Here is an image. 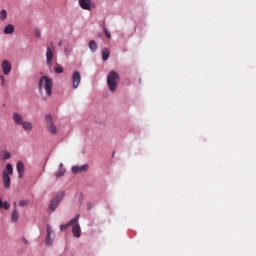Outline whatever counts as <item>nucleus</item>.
Masks as SVG:
<instances>
[{
	"instance_id": "nucleus-1",
	"label": "nucleus",
	"mask_w": 256,
	"mask_h": 256,
	"mask_svg": "<svg viewBox=\"0 0 256 256\" xmlns=\"http://www.w3.org/2000/svg\"><path fill=\"white\" fill-rule=\"evenodd\" d=\"M12 119L15 125L22 126V129L26 133H31V131H33V124L30 121L23 120V115H21L20 113L14 112L12 114Z\"/></svg>"
},
{
	"instance_id": "nucleus-2",
	"label": "nucleus",
	"mask_w": 256,
	"mask_h": 256,
	"mask_svg": "<svg viewBox=\"0 0 256 256\" xmlns=\"http://www.w3.org/2000/svg\"><path fill=\"white\" fill-rule=\"evenodd\" d=\"M53 89V80L47 76H43L39 81V91L41 95H43V91H45L47 97H51Z\"/></svg>"
},
{
	"instance_id": "nucleus-3",
	"label": "nucleus",
	"mask_w": 256,
	"mask_h": 256,
	"mask_svg": "<svg viewBox=\"0 0 256 256\" xmlns=\"http://www.w3.org/2000/svg\"><path fill=\"white\" fill-rule=\"evenodd\" d=\"M119 74L115 71H110L107 76V85L112 93L117 91V85H119Z\"/></svg>"
},
{
	"instance_id": "nucleus-4",
	"label": "nucleus",
	"mask_w": 256,
	"mask_h": 256,
	"mask_svg": "<svg viewBox=\"0 0 256 256\" xmlns=\"http://www.w3.org/2000/svg\"><path fill=\"white\" fill-rule=\"evenodd\" d=\"M11 175H13V165L11 163L6 164V168L2 172V180L5 189L11 188Z\"/></svg>"
},
{
	"instance_id": "nucleus-5",
	"label": "nucleus",
	"mask_w": 256,
	"mask_h": 256,
	"mask_svg": "<svg viewBox=\"0 0 256 256\" xmlns=\"http://www.w3.org/2000/svg\"><path fill=\"white\" fill-rule=\"evenodd\" d=\"M46 121V129L51 133V135H57V126H55V123L53 122V117L51 114H47L45 116Z\"/></svg>"
},
{
	"instance_id": "nucleus-6",
	"label": "nucleus",
	"mask_w": 256,
	"mask_h": 256,
	"mask_svg": "<svg viewBox=\"0 0 256 256\" xmlns=\"http://www.w3.org/2000/svg\"><path fill=\"white\" fill-rule=\"evenodd\" d=\"M63 197H65L64 192H62L60 196L54 197L50 202L49 209L52 211H55V209H57V207H59V204L61 203V201H63Z\"/></svg>"
},
{
	"instance_id": "nucleus-7",
	"label": "nucleus",
	"mask_w": 256,
	"mask_h": 256,
	"mask_svg": "<svg viewBox=\"0 0 256 256\" xmlns=\"http://www.w3.org/2000/svg\"><path fill=\"white\" fill-rule=\"evenodd\" d=\"M55 239V232H53V229L51 228V225H47V235L45 239L46 245H53V241Z\"/></svg>"
},
{
	"instance_id": "nucleus-8",
	"label": "nucleus",
	"mask_w": 256,
	"mask_h": 256,
	"mask_svg": "<svg viewBox=\"0 0 256 256\" xmlns=\"http://www.w3.org/2000/svg\"><path fill=\"white\" fill-rule=\"evenodd\" d=\"M72 83L73 89H77V87L81 85V73H79V71H74L72 75Z\"/></svg>"
},
{
	"instance_id": "nucleus-9",
	"label": "nucleus",
	"mask_w": 256,
	"mask_h": 256,
	"mask_svg": "<svg viewBox=\"0 0 256 256\" xmlns=\"http://www.w3.org/2000/svg\"><path fill=\"white\" fill-rule=\"evenodd\" d=\"M79 5L81 9H84L85 11H91L93 7H95L91 0H79Z\"/></svg>"
},
{
	"instance_id": "nucleus-10",
	"label": "nucleus",
	"mask_w": 256,
	"mask_h": 256,
	"mask_svg": "<svg viewBox=\"0 0 256 256\" xmlns=\"http://www.w3.org/2000/svg\"><path fill=\"white\" fill-rule=\"evenodd\" d=\"M46 65L51 69L53 67V49L51 47H48L46 50Z\"/></svg>"
},
{
	"instance_id": "nucleus-11",
	"label": "nucleus",
	"mask_w": 256,
	"mask_h": 256,
	"mask_svg": "<svg viewBox=\"0 0 256 256\" xmlns=\"http://www.w3.org/2000/svg\"><path fill=\"white\" fill-rule=\"evenodd\" d=\"M1 67L4 75H9V73H11L12 65L9 60H4L1 64Z\"/></svg>"
},
{
	"instance_id": "nucleus-12",
	"label": "nucleus",
	"mask_w": 256,
	"mask_h": 256,
	"mask_svg": "<svg viewBox=\"0 0 256 256\" xmlns=\"http://www.w3.org/2000/svg\"><path fill=\"white\" fill-rule=\"evenodd\" d=\"M72 233H73L74 237H76L77 239H79V237H81V226L79 225V221L74 222L72 224Z\"/></svg>"
},
{
	"instance_id": "nucleus-13",
	"label": "nucleus",
	"mask_w": 256,
	"mask_h": 256,
	"mask_svg": "<svg viewBox=\"0 0 256 256\" xmlns=\"http://www.w3.org/2000/svg\"><path fill=\"white\" fill-rule=\"evenodd\" d=\"M79 217H80V215L78 214V215H76L75 218L70 220L68 223L60 225V230L65 231V229H67L68 227H71V225H73V223H77V221H79Z\"/></svg>"
},
{
	"instance_id": "nucleus-14",
	"label": "nucleus",
	"mask_w": 256,
	"mask_h": 256,
	"mask_svg": "<svg viewBox=\"0 0 256 256\" xmlns=\"http://www.w3.org/2000/svg\"><path fill=\"white\" fill-rule=\"evenodd\" d=\"M89 169V166L87 164L82 165V166H73L72 167V173L77 174V173H83Z\"/></svg>"
},
{
	"instance_id": "nucleus-15",
	"label": "nucleus",
	"mask_w": 256,
	"mask_h": 256,
	"mask_svg": "<svg viewBox=\"0 0 256 256\" xmlns=\"http://www.w3.org/2000/svg\"><path fill=\"white\" fill-rule=\"evenodd\" d=\"M16 169L19 174L18 177L21 179V177H23V173H25V165L22 161L17 162Z\"/></svg>"
},
{
	"instance_id": "nucleus-16",
	"label": "nucleus",
	"mask_w": 256,
	"mask_h": 256,
	"mask_svg": "<svg viewBox=\"0 0 256 256\" xmlns=\"http://www.w3.org/2000/svg\"><path fill=\"white\" fill-rule=\"evenodd\" d=\"M4 35H13L15 33V26L13 24H8L4 27Z\"/></svg>"
},
{
	"instance_id": "nucleus-17",
	"label": "nucleus",
	"mask_w": 256,
	"mask_h": 256,
	"mask_svg": "<svg viewBox=\"0 0 256 256\" xmlns=\"http://www.w3.org/2000/svg\"><path fill=\"white\" fill-rule=\"evenodd\" d=\"M110 55H111V52L109 51V49L104 48L102 50V61H107V59H109Z\"/></svg>"
},
{
	"instance_id": "nucleus-18",
	"label": "nucleus",
	"mask_w": 256,
	"mask_h": 256,
	"mask_svg": "<svg viewBox=\"0 0 256 256\" xmlns=\"http://www.w3.org/2000/svg\"><path fill=\"white\" fill-rule=\"evenodd\" d=\"M11 221L12 223H17V221H19V212L16 208L12 212Z\"/></svg>"
},
{
	"instance_id": "nucleus-19",
	"label": "nucleus",
	"mask_w": 256,
	"mask_h": 256,
	"mask_svg": "<svg viewBox=\"0 0 256 256\" xmlns=\"http://www.w3.org/2000/svg\"><path fill=\"white\" fill-rule=\"evenodd\" d=\"M97 42H95V40H91L89 42V49L92 51V53H95V51H97Z\"/></svg>"
},
{
	"instance_id": "nucleus-20",
	"label": "nucleus",
	"mask_w": 256,
	"mask_h": 256,
	"mask_svg": "<svg viewBox=\"0 0 256 256\" xmlns=\"http://www.w3.org/2000/svg\"><path fill=\"white\" fill-rule=\"evenodd\" d=\"M9 207H11V205H9V202H3V200L0 198V209H5L6 211H9Z\"/></svg>"
},
{
	"instance_id": "nucleus-21",
	"label": "nucleus",
	"mask_w": 256,
	"mask_h": 256,
	"mask_svg": "<svg viewBox=\"0 0 256 256\" xmlns=\"http://www.w3.org/2000/svg\"><path fill=\"white\" fill-rule=\"evenodd\" d=\"M64 175H65V168H63V164H60V167L56 172V177H63Z\"/></svg>"
},
{
	"instance_id": "nucleus-22",
	"label": "nucleus",
	"mask_w": 256,
	"mask_h": 256,
	"mask_svg": "<svg viewBox=\"0 0 256 256\" xmlns=\"http://www.w3.org/2000/svg\"><path fill=\"white\" fill-rule=\"evenodd\" d=\"M7 19V10L3 9L0 11V21H5Z\"/></svg>"
},
{
	"instance_id": "nucleus-23",
	"label": "nucleus",
	"mask_w": 256,
	"mask_h": 256,
	"mask_svg": "<svg viewBox=\"0 0 256 256\" xmlns=\"http://www.w3.org/2000/svg\"><path fill=\"white\" fill-rule=\"evenodd\" d=\"M55 73H63V66L60 64H57L56 67H54Z\"/></svg>"
},
{
	"instance_id": "nucleus-24",
	"label": "nucleus",
	"mask_w": 256,
	"mask_h": 256,
	"mask_svg": "<svg viewBox=\"0 0 256 256\" xmlns=\"http://www.w3.org/2000/svg\"><path fill=\"white\" fill-rule=\"evenodd\" d=\"M3 159H4V161H7V159H11V152L5 151L3 153Z\"/></svg>"
},
{
	"instance_id": "nucleus-25",
	"label": "nucleus",
	"mask_w": 256,
	"mask_h": 256,
	"mask_svg": "<svg viewBox=\"0 0 256 256\" xmlns=\"http://www.w3.org/2000/svg\"><path fill=\"white\" fill-rule=\"evenodd\" d=\"M27 205H29V201H27V200H21L19 202L20 207H27Z\"/></svg>"
},
{
	"instance_id": "nucleus-26",
	"label": "nucleus",
	"mask_w": 256,
	"mask_h": 256,
	"mask_svg": "<svg viewBox=\"0 0 256 256\" xmlns=\"http://www.w3.org/2000/svg\"><path fill=\"white\" fill-rule=\"evenodd\" d=\"M104 32H105L107 39H111V32H109V30H107V28H104Z\"/></svg>"
},
{
	"instance_id": "nucleus-27",
	"label": "nucleus",
	"mask_w": 256,
	"mask_h": 256,
	"mask_svg": "<svg viewBox=\"0 0 256 256\" xmlns=\"http://www.w3.org/2000/svg\"><path fill=\"white\" fill-rule=\"evenodd\" d=\"M0 81H1V86L4 87L5 86V76L1 75Z\"/></svg>"
},
{
	"instance_id": "nucleus-28",
	"label": "nucleus",
	"mask_w": 256,
	"mask_h": 256,
	"mask_svg": "<svg viewBox=\"0 0 256 256\" xmlns=\"http://www.w3.org/2000/svg\"><path fill=\"white\" fill-rule=\"evenodd\" d=\"M34 33H35L36 37H41V30L35 29Z\"/></svg>"
},
{
	"instance_id": "nucleus-29",
	"label": "nucleus",
	"mask_w": 256,
	"mask_h": 256,
	"mask_svg": "<svg viewBox=\"0 0 256 256\" xmlns=\"http://www.w3.org/2000/svg\"><path fill=\"white\" fill-rule=\"evenodd\" d=\"M62 46H63V42L62 41L58 42V47H62Z\"/></svg>"
},
{
	"instance_id": "nucleus-30",
	"label": "nucleus",
	"mask_w": 256,
	"mask_h": 256,
	"mask_svg": "<svg viewBox=\"0 0 256 256\" xmlns=\"http://www.w3.org/2000/svg\"><path fill=\"white\" fill-rule=\"evenodd\" d=\"M13 205H14V209H17V202H14Z\"/></svg>"
},
{
	"instance_id": "nucleus-31",
	"label": "nucleus",
	"mask_w": 256,
	"mask_h": 256,
	"mask_svg": "<svg viewBox=\"0 0 256 256\" xmlns=\"http://www.w3.org/2000/svg\"><path fill=\"white\" fill-rule=\"evenodd\" d=\"M112 157H115V152H113Z\"/></svg>"
}]
</instances>
